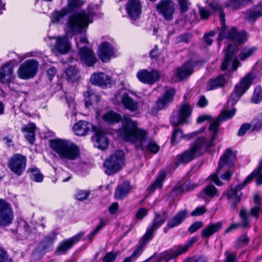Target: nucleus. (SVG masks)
<instances>
[{
  "instance_id": "nucleus-1",
  "label": "nucleus",
  "mask_w": 262,
  "mask_h": 262,
  "mask_svg": "<svg viewBox=\"0 0 262 262\" xmlns=\"http://www.w3.org/2000/svg\"><path fill=\"white\" fill-rule=\"evenodd\" d=\"M95 14L93 8L89 7L86 9H80L71 14L66 24L64 31L66 36L63 37H48L45 38L48 43L55 39L54 50L57 52L64 54L70 49L71 44L67 36L72 37L77 33H81L86 31L90 24L93 22V17Z\"/></svg>"
},
{
  "instance_id": "nucleus-2",
  "label": "nucleus",
  "mask_w": 262,
  "mask_h": 262,
  "mask_svg": "<svg viewBox=\"0 0 262 262\" xmlns=\"http://www.w3.org/2000/svg\"><path fill=\"white\" fill-rule=\"evenodd\" d=\"M217 123L216 121L211 124L206 136H200L188 150H186L182 154L177 156L175 160L176 167L181 164H185L189 162L195 157L215 146L217 136Z\"/></svg>"
},
{
  "instance_id": "nucleus-3",
  "label": "nucleus",
  "mask_w": 262,
  "mask_h": 262,
  "mask_svg": "<svg viewBox=\"0 0 262 262\" xmlns=\"http://www.w3.org/2000/svg\"><path fill=\"white\" fill-rule=\"evenodd\" d=\"M122 124V128L119 133L120 137L124 141L133 144L137 149L146 148L147 141L150 139L148 130L138 127L137 123L129 117H124Z\"/></svg>"
},
{
  "instance_id": "nucleus-4",
  "label": "nucleus",
  "mask_w": 262,
  "mask_h": 262,
  "mask_svg": "<svg viewBox=\"0 0 262 262\" xmlns=\"http://www.w3.org/2000/svg\"><path fill=\"white\" fill-rule=\"evenodd\" d=\"M51 147L61 160L73 161L80 159L81 152L78 145L67 140L56 139L52 141Z\"/></svg>"
},
{
  "instance_id": "nucleus-5",
  "label": "nucleus",
  "mask_w": 262,
  "mask_h": 262,
  "mask_svg": "<svg viewBox=\"0 0 262 262\" xmlns=\"http://www.w3.org/2000/svg\"><path fill=\"white\" fill-rule=\"evenodd\" d=\"M207 3L213 11L220 12V20L223 26L222 30L219 34L218 40L220 41L224 38H228L238 43L244 42L247 39L245 32H237L235 28H229L224 26L225 14L223 12L222 6L217 2L212 0H207Z\"/></svg>"
},
{
  "instance_id": "nucleus-6",
  "label": "nucleus",
  "mask_w": 262,
  "mask_h": 262,
  "mask_svg": "<svg viewBox=\"0 0 262 262\" xmlns=\"http://www.w3.org/2000/svg\"><path fill=\"white\" fill-rule=\"evenodd\" d=\"M236 155L234 152L229 149H227L220 160L216 172L209 177L210 180L218 186L222 185L223 183L218 177V175L222 169L226 170V171L222 174L221 179L223 180L230 179L233 172L232 167Z\"/></svg>"
},
{
  "instance_id": "nucleus-7",
  "label": "nucleus",
  "mask_w": 262,
  "mask_h": 262,
  "mask_svg": "<svg viewBox=\"0 0 262 262\" xmlns=\"http://www.w3.org/2000/svg\"><path fill=\"white\" fill-rule=\"evenodd\" d=\"M255 77V72L253 70L242 79L239 84L235 86V90L231 95L228 102H231V105H234L242 95L249 88Z\"/></svg>"
},
{
  "instance_id": "nucleus-8",
  "label": "nucleus",
  "mask_w": 262,
  "mask_h": 262,
  "mask_svg": "<svg viewBox=\"0 0 262 262\" xmlns=\"http://www.w3.org/2000/svg\"><path fill=\"white\" fill-rule=\"evenodd\" d=\"M124 160L122 150H118L106 159L103 164L105 172L111 175L118 171L122 167Z\"/></svg>"
},
{
  "instance_id": "nucleus-9",
  "label": "nucleus",
  "mask_w": 262,
  "mask_h": 262,
  "mask_svg": "<svg viewBox=\"0 0 262 262\" xmlns=\"http://www.w3.org/2000/svg\"><path fill=\"white\" fill-rule=\"evenodd\" d=\"M27 159L20 154H15L8 159V167L10 171L17 176H21L25 171Z\"/></svg>"
},
{
  "instance_id": "nucleus-10",
  "label": "nucleus",
  "mask_w": 262,
  "mask_h": 262,
  "mask_svg": "<svg viewBox=\"0 0 262 262\" xmlns=\"http://www.w3.org/2000/svg\"><path fill=\"white\" fill-rule=\"evenodd\" d=\"M252 177V175H249L242 183L235 187L231 186L230 189L224 193L226 194L228 201L232 204L231 207L233 209H236V204L241 201V196L242 194V189L247 184L249 183V180Z\"/></svg>"
},
{
  "instance_id": "nucleus-11",
  "label": "nucleus",
  "mask_w": 262,
  "mask_h": 262,
  "mask_svg": "<svg viewBox=\"0 0 262 262\" xmlns=\"http://www.w3.org/2000/svg\"><path fill=\"white\" fill-rule=\"evenodd\" d=\"M192 108L187 103L182 104L178 111L172 113L170 119L171 124L177 126L181 124L188 122V119L191 116Z\"/></svg>"
},
{
  "instance_id": "nucleus-12",
  "label": "nucleus",
  "mask_w": 262,
  "mask_h": 262,
  "mask_svg": "<svg viewBox=\"0 0 262 262\" xmlns=\"http://www.w3.org/2000/svg\"><path fill=\"white\" fill-rule=\"evenodd\" d=\"M39 63L34 59L26 61L20 66L17 71L18 77L22 79H28L36 74Z\"/></svg>"
},
{
  "instance_id": "nucleus-13",
  "label": "nucleus",
  "mask_w": 262,
  "mask_h": 262,
  "mask_svg": "<svg viewBox=\"0 0 262 262\" xmlns=\"http://www.w3.org/2000/svg\"><path fill=\"white\" fill-rule=\"evenodd\" d=\"M236 109L235 108H232L231 110H226L225 109L223 110L220 115L216 119L214 120L211 119V116L208 115H204L201 116H199L197 119V122L198 123H202L204 121L206 120H210L211 121L210 124L209 126L211 125V124L214 122L217 121V123L216 124L217 127V135H218V129L219 126L220 125V122L221 121L226 120L227 119H229L231 118L235 114ZM209 129H208L207 133L204 135H201V136H206L208 134ZM217 136H216V137Z\"/></svg>"
},
{
  "instance_id": "nucleus-14",
  "label": "nucleus",
  "mask_w": 262,
  "mask_h": 262,
  "mask_svg": "<svg viewBox=\"0 0 262 262\" xmlns=\"http://www.w3.org/2000/svg\"><path fill=\"white\" fill-rule=\"evenodd\" d=\"M237 51V49L232 46L231 44H229L226 50L225 58L223 61L221 69L223 71L226 70L228 67H231L233 70H236L241 64L238 60L235 53Z\"/></svg>"
},
{
  "instance_id": "nucleus-15",
  "label": "nucleus",
  "mask_w": 262,
  "mask_h": 262,
  "mask_svg": "<svg viewBox=\"0 0 262 262\" xmlns=\"http://www.w3.org/2000/svg\"><path fill=\"white\" fill-rule=\"evenodd\" d=\"M13 219V212L10 204L5 200L0 199V226L10 225Z\"/></svg>"
},
{
  "instance_id": "nucleus-16",
  "label": "nucleus",
  "mask_w": 262,
  "mask_h": 262,
  "mask_svg": "<svg viewBox=\"0 0 262 262\" xmlns=\"http://www.w3.org/2000/svg\"><path fill=\"white\" fill-rule=\"evenodd\" d=\"M167 218V213L166 211H163L162 215L159 213H155L150 225L147 228L146 232L144 234V238L150 240L153 237L154 231L163 225Z\"/></svg>"
},
{
  "instance_id": "nucleus-17",
  "label": "nucleus",
  "mask_w": 262,
  "mask_h": 262,
  "mask_svg": "<svg viewBox=\"0 0 262 262\" xmlns=\"http://www.w3.org/2000/svg\"><path fill=\"white\" fill-rule=\"evenodd\" d=\"M156 9L165 19L170 20L172 19L175 9L171 0H161L157 5Z\"/></svg>"
},
{
  "instance_id": "nucleus-18",
  "label": "nucleus",
  "mask_w": 262,
  "mask_h": 262,
  "mask_svg": "<svg viewBox=\"0 0 262 262\" xmlns=\"http://www.w3.org/2000/svg\"><path fill=\"white\" fill-rule=\"evenodd\" d=\"M175 94L176 90L174 89L171 87H166L165 92L156 102V108L161 110L166 108L172 102Z\"/></svg>"
},
{
  "instance_id": "nucleus-19",
  "label": "nucleus",
  "mask_w": 262,
  "mask_h": 262,
  "mask_svg": "<svg viewBox=\"0 0 262 262\" xmlns=\"http://www.w3.org/2000/svg\"><path fill=\"white\" fill-rule=\"evenodd\" d=\"M117 100H120L124 107L130 112H136L139 107L138 103L134 100L130 96L129 93L122 90L116 95Z\"/></svg>"
},
{
  "instance_id": "nucleus-20",
  "label": "nucleus",
  "mask_w": 262,
  "mask_h": 262,
  "mask_svg": "<svg viewBox=\"0 0 262 262\" xmlns=\"http://www.w3.org/2000/svg\"><path fill=\"white\" fill-rule=\"evenodd\" d=\"M90 81L93 85L104 89L111 85L112 79L104 73L96 72L92 74Z\"/></svg>"
},
{
  "instance_id": "nucleus-21",
  "label": "nucleus",
  "mask_w": 262,
  "mask_h": 262,
  "mask_svg": "<svg viewBox=\"0 0 262 262\" xmlns=\"http://www.w3.org/2000/svg\"><path fill=\"white\" fill-rule=\"evenodd\" d=\"M78 55L81 62L86 66L92 67L97 61L94 53L88 48H80L78 52Z\"/></svg>"
},
{
  "instance_id": "nucleus-22",
  "label": "nucleus",
  "mask_w": 262,
  "mask_h": 262,
  "mask_svg": "<svg viewBox=\"0 0 262 262\" xmlns=\"http://www.w3.org/2000/svg\"><path fill=\"white\" fill-rule=\"evenodd\" d=\"M137 77L143 83L152 84L159 79L160 74L156 70L148 72L146 70H142L137 73Z\"/></svg>"
},
{
  "instance_id": "nucleus-23",
  "label": "nucleus",
  "mask_w": 262,
  "mask_h": 262,
  "mask_svg": "<svg viewBox=\"0 0 262 262\" xmlns=\"http://www.w3.org/2000/svg\"><path fill=\"white\" fill-rule=\"evenodd\" d=\"M98 55L103 62H108L114 56V48L110 42H102L99 46Z\"/></svg>"
},
{
  "instance_id": "nucleus-24",
  "label": "nucleus",
  "mask_w": 262,
  "mask_h": 262,
  "mask_svg": "<svg viewBox=\"0 0 262 262\" xmlns=\"http://www.w3.org/2000/svg\"><path fill=\"white\" fill-rule=\"evenodd\" d=\"M141 4L139 0H128L126 4V10L129 17L135 20L141 13Z\"/></svg>"
},
{
  "instance_id": "nucleus-25",
  "label": "nucleus",
  "mask_w": 262,
  "mask_h": 262,
  "mask_svg": "<svg viewBox=\"0 0 262 262\" xmlns=\"http://www.w3.org/2000/svg\"><path fill=\"white\" fill-rule=\"evenodd\" d=\"M96 128L91 123L85 121L80 120L75 124L73 127V130L77 136H85L91 130L95 132Z\"/></svg>"
},
{
  "instance_id": "nucleus-26",
  "label": "nucleus",
  "mask_w": 262,
  "mask_h": 262,
  "mask_svg": "<svg viewBox=\"0 0 262 262\" xmlns=\"http://www.w3.org/2000/svg\"><path fill=\"white\" fill-rule=\"evenodd\" d=\"M82 236V234H78L63 242L58 246L56 253L58 255L64 254L73 245L78 242Z\"/></svg>"
},
{
  "instance_id": "nucleus-27",
  "label": "nucleus",
  "mask_w": 262,
  "mask_h": 262,
  "mask_svg": "<svg viewBox=\"0 0 262 262\" xmlns=\"http://www.w3.org/2000/svg\"><path fill=\"white\" fill-rule=\"evenodd\" d=\"M148 238H144V235L140 241L139 245L135 248L132 255L124 259L123 262H134L142 253L144 249L145 245L149 241Z\"/></svg>"
},
{
  "instance_id": "nucleus-28",
  "label": "nucleus",
  "mask_w": 262,
  "mask_h": 262,
  "mask_svg": "<svg viewBox=\"0 0 262 262\" xmlns=\"http://www.w3.org/2000/svg\"><path fill=\"white\" fill-rule=\"evenodd\" d=\"M13 66L12 64L8 63L0 69V81L3 83H8L13 78L12 72Z\"/></svg>"
},
{
  "instance_id": "nucleus-29",
  "label": "nucleus",
  "mask_w": 262,
  "mask_h": 262,
  "mask_svg": "<svg viewBox=\"0 0 262 262\" xmlns=\"http://www.w3.org/2000/svg\"><path fill=\"white\" fill-rule=\"evenodd\" d=\"M223 224L218 222L210 223L201 231V236L205 238H208L215 233L219 232L222 228Z\"/></svg>"
},
{
  "instance_id": "nucleus-30",
  "label": "nucleus",
  "mask_w": 262,
  "mask_h": 262,
  "mask_svg": "<svg viewBox=\"0 0 262 262\" xmlns=\"http://www.w3.org/2000/svg\"><path fill=\"white\" fill-rule=\"evenodd\" d=\"M95 132V146L102 150L106 149L108 145V140L105 134L101 129H96Z\"/></svg>"
},
{
  "instance_id": "nucleus-31",
  "label": "nucleus",
  "mask_w": 262,
  "mask_h": 262,
  "mask_svg": "<svg viewBox=\"0 0 262 262\" xmlns=\"http://www.w3.org/2000/svg\"><path fill=\"white\" fill-rule=\"evenodd\" d=\"M193 68V62L192 61H188L181 67L178 68L175 74L179 78L184 79L192 73Z\"/></svg>"
},
{
  "instance_id": "nucleus-32",
  "label": "nucleus",
  "mask_w": 262,
  "mask_h": 262,
  "mask_svg": "<svg viewBox=\"0 0 262 262\" xmlns=\"http://www.w3.org/2000/svg\"><path fill=\"white\" fill-rule=\"evenodd\" d=\"M188 212L186 209L182 210L169 219L167 223L169 228H172L180 225L187 216Z\"/></svg>"
},
{
  "instance_id": "nucleus-33",
  "label": "nucleus",
  "mask_w": 262,
  "mask_h": 262,
  "mask_svg": "<svg viewBox=\"0 0 262 262\" xmlns=\"http://www.w3.org/2000/svg\"><path fill=\"white\" fill-rule=\"evenodd\" d=\"M131 190V186L128 182H124L119 185L114 194L115 198L117 199L122 200L125 198Z\"/></svg>"
},
{
  "instance_id": "nucleus-34",
  "label": "nucleus",
  "mask_w": 262,
  "mask_h": 262,
  "mask_svg": "<svg viewBox=\"0 0 262 262\" xmlns=\"http://www.w3.org/2000/svg\"><path fill=\"white\" fill-rule=\"evenodd\" d=\"M239 216L242 221L241 224H235L231 225L225 231L226 233H228L233 229L237 228L240 225L244 227H247L249 223V215L247 213L245 209L242 208L239 213Z\"/></svg>"
},
{
  "instance_id": "nucleus-35",
  "label": "nucleus",
  "mask_w": 262,
  "mask_h": 262,
  "mask_svg": "<svg viewBox=\"0 0 262 262\" xmlns=\"http://www.w3.org/2000/svg\"><path fill=\"white\" fill-rule=\"evenodd\" d=\"M262 15V5L257 6L244 12V18L248 21H253Z\"/></svg>"
},
{
  "instance_id": "nucleus-36",
  "label": "nucleus",
  "mask_w": 262,
  "mask_h": 262,
  "mask_svg": "<svg viewBox=\"0 0 262 262\" xmlns=\"http://www.w3.org/2000/svg\"><path fill=\"white\" fill-rule=\"evenodd\" d=\"M35 128L36 126L34 123H29L21 128V132L26 134V139L31 144H33L35 140Z\"/></svg>"
},
{
  "instance_id": "nucleus-37",
  "label": "nucleus",
  "mask_w": 262,
  "mask_h": 262,
  "mask_svg": "<svg viewBox=\"0 0 262 262\" xmlns=\"http://www.w3.org/2000/svg\"><path fill=\"white\" fill-rule=\"evenodd\" d=\"M226 82V79L222 76L210 79L208 82L206 89L207 91L213 90L224 86Z\"/></svg>"
},
{
  "instance_id": "nucleus-38",
  "label": "nucleus",
  "mask_w": 262,
  "mask_h": 262,
  "mask_svg": "<svg viewBox=\"0 0 262 262\" xmlns=\"http://www.w3.org/2000/svg\"><path fill=\"white\" fill-rule=\"evenodd\" d=\"M103 120L107 124H114L119 122L121 120L122 121L121 115L114 111H108L102 116Z\"/></svg>"
},
{
  "instance_id": "nucleus-39",
  "label": "nucleus",
  "mask_w": 262,
  "mask_h": 262,
  "mask_svg": "<svg viewBox=\"0 0 262 262\" xmlns=\"http://www.w3.org/2000/svg\"><path fill=\"white\" fill-rule=\"evenodd\" d=\"M67 11L63 9L60 11H55L52 13L51 23L55 24H62L65 20Z\"/></svg>"
},
{
  "instance_id": "nucleus-40",
  "label": "nucleus",
  "mask_w": 262,
  "mask_h": 262,
  "mask_svg": "<svg viewBox=\"0 0 262 262\" xmlns=\"http://www.w3.org/2000/svg\"><path fill=\"white\" fill-rule=\"evenodd\" d=\"M199 196L203 199L206 200L208 198H213L215 196H219V193L217 189L213 185H208L200 193Z\"/></svg>"
},
{
  "instance_id": "nucleus-41",
  "label": "nucleus",
  "mask_w": 262,
  "mask_h": 262,
  "mask_svg": "<svg viewBox=\"0 0 262 262\" xmlns=\"http://www.w3.org/2000/svg\"><path fill=\"white\" fill-rule=\"evenodd\" d=\"M85 105L86 107L97 103L99 100V96L92 91H88L84 93Z\"/></svg>"
},
{
  "instance_id": "nucleus-42",
  "label": "nucleus",
  "mask_w": 262,
  "mask_h": 262,
  "mask_svg": "<svg viewBox=\"0 0 262 262\" xmlns=\"http://www.w3.org/2000/svg\"><path fill=\"white\" fill-rule=\"evenodd\" d=\"M28 172L29 173V177L32 181L37 183L42 181L43 176L37 168H30L28 170Z\"/></svg>"
},
{
  "instance_id": "nucleus-43",
  "label": "nucleus",
  "mask_w": 262,
  "mask_h": 262,
  "mask_svg": "<svg viewBox=\"0 0 262 262\" xmlns=\"http://www.w3.org/2000/svg\"><path fill=\"white\" fill-rule=\"evenodd\" d=\"M67 78L69 81L74 82L79 78L78 71L76 67H70L66 71Z\"/></svg>"
},
{
  "instance_id": "nucleus-44",
  "label": "nucleus",
  "mask_w": 262,
  "mask_h": 262,
  "mask_svg": "<svg viewBox=\"0 0 262 262\" xmlns=\"http://www.w3.org/2000/svg\"><path fill=\"white\" fill-rule=\"evenodd\" d=\"M255 47H247L243 49L239 54V58L243 61L250 57L256 51Z\"/></svg>"
},
{
  "instance_id": "nucleus-45",
  "label": "nucleus",
  "mask_w": 262,
  "mask_h": 262,
  "mask_svg": "<svg viewBox=\"0 0 262 262\" xmlns=\"http://www.w3.org/2000/svg\"><path fill=\"white\" fill-rule=\"evenodd\" d=\"M166 177V173L164 171H161L157 177L155 182L151 186L150 191H154L156 188H160L162 186V182Z\"/></svg>"
},
{
  "instance_id": "nucleus-46",
  "label": "nucleus",
  "mask_w": 262,
  "mask_h": 262,
  "mask_svg": "<svg viewBox=\"0 0 262 262\" xmlns=\"http://www.w3.org/2000/svg\"><path fill=\"white\" fill-rule=\"evenodd\" d=\"M262 170V164L255 169L250 175H252L251 179L249 180V182L254 178H256V182L257 184H262V173L260 171Z\"/></svg>"
},
{
  "instance_id": "nucleus-47",
  "label": "nucleus",
  "mask_w": 262,
  "mask_h": 262,
  "mask_svg": "<svg viewBox=\"0 0 262 262\" xmlns=\"http://www.w3.org/2000/svg\"><path fill=\"white\" fill-rule=\"evenodd\" d=\"M146 148H141V150L144 151H150L153 153H157L159 149V147L158 145L156 144V143L151 140L150 139L148 140Z\"/></svg>"
},
{
  "instance_id": "nucleus-48",
  "label": "nucleus",
  "mask_w": 262,
  "mask_h": 262,
  "mask_svg": "<svg viewBox=\"0 0 262 262\" xmlns=\"http://www.w3.org/2000/svg\"><path fill=\"white\" fill-rule=\"evenodd\" d=\"M69 110L67 112V116L68 117L75 118L76 115V105L74 100L73 98L67 100Z\"/></svg>"
},
{
  "instance_id": "nucleus-49",
  "label": "nucleus",
  "mask_w": 262,
  "mask_h": 262,
  "mask_svg": "<svg viewBox=\"0 0 262 262\" xmlns=\"http://www.w3.org/2000/svg\"><path fill=\"white\" fill-rule=\"evenodd\" d=\"M262 101V90L260 86H256L252 98V102L257 104Z\"/></svg>"
},
{
  "instance_id": "nucleus-50",
  "label": "nucleus",
  "mask_w": 262,
  "mask_h": 262,
  "mask_svg": "<svg viewBox=\"0 0 262 262\" xmlns=\"http://www.w3.org/2000/svg\"><path fill=\"white\" fill-rule=\"evenodd\" d=\"M178 5L181 13H184L188 11L190 3L189 0H177Z\"/></svg>"
},
{
  "instance_id": "nucleus-51",
  "label": "nucleus",
  "mask_w": 262,
  "mask_h": 262,
  "mask_svg": "<svg viewBox=\"0 0 262 262\" xmlns=\"http://www.w3.org/2000/svg\"><path fill=\"white\" fill-rule=\"evenodd\" d=\"M107 221L106 220H104L101 219L100 220L99 224V225L96 227V228L88 235V238L89 239H91L93 236L97 233V232L101 229L106 224Z\"/></svg>"
},
{
  "instance_id": "nucleus-52",
  "label": "nucleus",
  "mask_w": 262,
  "mask_h": 262,
  "mask_svg": "<svg viewBox=\"0 0 262 262\" xmlns=\"http://www.w3.org/2000/svg\"><path fill=\"white\" fill-rule=\"evenodd\" d=\"M83 3L80 0H68V7L70 10L79 8L83 5Z\"/></svg>"
},
{
  "instance_id": "nucleus-53",
  "label": "nucleus",
  "mask_w": 262,
  "mask_h": 262,
  "mask_svg": "<svg viewBox=\"0 0 262 262\" xmlns=\"http://www.w3.org/2000/svg\"><path fill=\"white\" fill-rule=\"evenodd\" d=\"M89 191L83 190H78L76 194L77 199L82 201L86 199L89 196Z\"/></svg>"
},
{
  "instance_id": "nucleus-54",
  "label": "nucleus",
  "mask_w": 262,
  "mask_h": 262,
  "mask_svg": "<svg viewBox=\"0 0 262 262\" xmlns=\"http://www.w3.org/2000/svg\"><path fill=\"white\" fill-rule=\"evenodd\" d=\"M203 225V223L201 221H197L193 223L188 228L190 233H193L200 229Z\"/></svg>"
},
{
  "instance_id": "nucleus-55",
  "label": "nucleus",
  "mask_w": 262,
  "mask_h": 262,
  "mask_svg": "<svg viewBox=\"0 0 262 262\" xmlns=\"http://www.w3.org/2000/svg\"><path fill=\"white\" fill-rule=\"evenodd\" d=\"M206 211L207 210L204 206L198 207H196L193 211H192L190 214L192 216H200L203 215L206 212Z\"/></svg>"
},
{
  "instance_id": "nucleus-56",
  "label": "nucleus",
  "mask_w": 262,
  "mask_h": 262,
  "mask_svg": "<svg viewBox=\"0 0 262 262\" xmlns=\"http://www.w3.org/2000/svg\"><path fill=\"white\" fill-rule=\"evenodd\" d=\"M183 137V135L182 130L179 129H175L172 133L171 140L172 142H177Z\"/></svg>"
},
{
  "instance_id": "nucleus-57",
  "label": "nucleus",
  "mask_w": 262,
  "mask_h": 262,
  "mask_svg": "<svg viewBox=\"0 0 262 262\" xmlns=\"http://www.w3.org/2000/svg\"><path fill=\"white\" fill-rule=\"evenodd\" d=\"M259 213H262V206L260 205H255L250 211L251 214L256 218H258Z\"/></svg>"
},
{
  "instance_id": "nucleus-58",
  "label": "nucleus",
  "mask_w": 262,
  "mask_h": 262,
  "mask_svg": "<svg viewBox=\"0 0 262 262\" xmlns=\"http://www.w3.org/2000/svg\"><path fill=\"white\" fill-rule=\"evenodd\" d=\"M117 254L113 252H108L106 254L103 258V262H114L116 258Z\"/></svg>"
},
{
  "instance_id": "nucleus-59",
  "label": "nucleus",
  "mask_w": 262,
  "mask_h": 262,
  "mask_svg": "<svg viewBox=\"0 0 262 262\" xmlns=\"http://www.w3.org/2000/svg\"><path fill=\"white\" fill-rule=\"evenodd\" d=\"M0 262H11V258L1 247H0Z\"/></svg>"
},
{
  "instance_id": "nucleus-60",
  "label": "nucleus",
  "mask_w": 262,
  "mask_h": 262,
  "mask_svg": "<svg viewBox=\"0 0 262 262\" xmlns=\"http://www.w3.org/2000/svg\"><path fill=\"white\" fill-rule=\"evenodd\" d=\"M147 212V209L144 208H141L137 212L136 217L139 220H141L146 215Z\"/></svg>"
},
{
  "instance_id": "nucleus-61",
  "label": "nucleus",
  "mask_w": 262,
  "mask_h": 262,
  "mask_svg": "<svg viewBox=\"0 0 262 262\" xmlns=\"http://www.w3.org/2000/svg\"><path fill=\"white\" fill-rule=\"evenodd\" d=\"M12 139L13 136L12 135H8L4 137L3 141L8 147H12L14 145Z\"/></svg>"
},
{
  "instance_id": "nucleus-62",
  "label": "nucleus",
  "mask_w": 262,
  "mask_h": 262,
  "mask_svg": "<svg viewBox=\"0 0 262 262\" xmlns=\"http://www.w3.org/2000/svg\"><path fill=\"white\" fill-rule=\"evenodd\" d=\"M214 32L213 31H211L208 33H206L205 34L204 36V40L205 42L208 45H211L212 42V40L211 39L209 38V37H212L214 35Z\"/></svg>"
},
{
  "instance_id": "nucleus-63",
  "label": "nucleus",
  "mask_w": 262,
  "mask_h": 262,
  "mask_svg": "<svg viewBox=\"0 0 262 262\" xmlns=\"http://www.w3.org/2000/svg\"><path fill=\"white\" fill-rule=\"evenodd\" d=\"M250 128V125L248 124H243L239 129L238 135L239 136H242L245 135L246 132Z\"/></svg>"
},
{
  "instance_id": "nucleus-64",
  "label": "nucleus",
  "mask_w": 262,
  "mask_h": 262,
  "mask_svg": "<svg viewBox=\"0 0 262 262\" xmlns=\"http://www.w3.org/2000/svg\"><path fill=\"white\" fill-rule=\"evenodd\" d=\"M119 209V204L118 203L114 202L112 203L108 208L109 212L111 214H114L117 213Z\"/></svg>"
}]
</instances>
